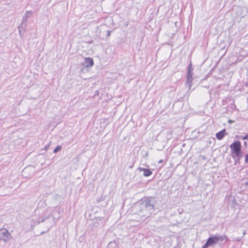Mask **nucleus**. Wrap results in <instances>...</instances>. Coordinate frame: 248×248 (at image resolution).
I'll list each match as a JSON object with an SVG mask.
<instances>
[{
  "label": "nucleus",
  "instance_id": "7",
  "mask_svg": "<svg viewBox=\"0 0 248 248\" xmlns=\"http://www.w3.org/2000/svg\"><path fill=\"white\" fill-rule=\"evenodd\" d=\"M139 170L140 171L143 172V175L145 177H148L152 174V171L148 169L139 167Z\"/></svg>",
  "mask_w": 248,
  "mask_h": 248
},
{
  "label": "nucleus",
  "instance_id": "19",
  "mask_svg": "<svg viewBox=\"0 0 248 248\" xmlns=\"http://www.w3.org/2000/svg\"><path fill=\"white\" fill-rule=\"evenodd\" d=\"M202 158L203 159H206V156H203H203H202Z\"/></svg>",
  "mask_w": 248,
  "mask_h": 248
},
{
  "label": "nucleus",
  "instance_id": "24",
  "mask_svg": "<svg viewBox=\"0 0 248 248\" xmlns=\"http://www.w3.org/2000/svg\"><path fill=\"white\" fill-rule=\"evenodd\" d=\"M244 144L246 146L247 145V142L246 141L244 142Z\"/></svg>",
  "mask_w": 248,
  "mask_h": 248
},
{
  "label": "nucleus",
  "instance_id": "18",
  "mask_svg": "<svg viewBox=\"0 0 248 248\" xmlns=\"http://www.w3.org/2000/svg\"><path fill=\"white\" fill-rule=\"evenodd\" d=\"M45 221V219H41L40 220H39V223H40V222H43L44 221Z\"/></svg>",
  "mask_w": 248,
  "mask_h": 248
},
{
  "label": "nucleus",
  "instance_id": "14",
  "mask_svg": "<svg viewBox=\"0 0 248 248\" xmlns=\"http://www.w3.org/2000/svg\"><path fill=\"white\" fill-rule=\"evenodd\" d=\"M234 159H235V164L236 163H239V160H240V159H239V158H235Z\"/></svg>",
  "mask_w": 248,
  "mask_h": 248
},
{
  "label": "nucleus",
  "instance_id": "2",
  "mask_svg": "<svg viewBox=\"0 0 248 248\" xmlns=\"http://www.w3.org/2000/svg\"><path fill=\"white\" fill-rule=\"evenodd\" d=\"M228 240V237L226 235H220L218 234L213 235L207 239L202 248H208L217 244L221 245L223 243V242H226Z\"/></svg>",
  "mask_w": 248,
  "mask_h": 248
},
{
  "label": "nucleus",
  "instance_id": "1",
  "mask_svg": "<svg viewBox=\"0 0 248 248\" xmlns=\"http://www.w3.org/2000/svg\"><path fill=\"white\" fill-rule=\"evenodd\" d=\"M155 202L152 197L142 200L136 206L137 214L140 217V221H144L154 212Z\"/></svg>",
  "mask_w": 248,
  "mask_h": 248
},
{
  "label": "nucleus",
  "instance_id": "21",
  "mask_svg": "<svg viewBox=\"0 0 248 248\" xmlns=\"http://www.w3.org/2000/svg\"><path fill=\"white\" fill-rule=\"evenodd\" d=\"M107 35H110V31H108Z\"/></svg>",
  "mask_w": 248,
  "mask_h": 248
},
{
  "label": "nucleus",
  "instance_id": "15",
  "mask_svg": "<svg viewBox=\"0 0 248 248\" xmlns=\"http://www.w3.org/2000/svg\"><path fill=\"white\" fill-rule=\"evenodd\" d=\"M112 243H110L108 245V248H115L114 247L112 246Z\"/></svg>",
  "mask_w": 248,
  "mask_h": 248
},
{
  "label": "nucleus",
  "instance_id": "16",
  "mask_svg": "<svg viewBox=\"0 0 248 248\" xmlns=\"http://www.w3.org/2000/svg\"><path fill=\"white\" fill-rule=\"evenodd\" d=\"M31 14H32V12L31 11H27L25 13V14H27L28 15V14L31 15Z\"/></svg>",
  "mask_w": 248,
  "mask_h": 248
},
{
  "label": "nucleus",
  "instance_id": "22",
  "mask_svg": "<svg viewBox=\"0 0 248 248\" xmlns=\"http://www.w3.org/2000/svg\"><path fill=\"white\" fill-rule=\"evenodd\" d=\"M148 154L147 152L146 153V154H145V156H148Z\"/></svg>",
  "mask_w": 248,
  "mask_h": 248
},
{
  "label": "nucleus",
  "instance_id": "8",
  "mask_svg": "<svg viewBox=\"0 0 248 248\" xmlns=\"http://www.w3.org/2000/svg\"><path fill=\"white\" fill-rule=\"evenodd\" d=\"M93 59L90 58H86L85 59L84 65L85 67H92L93 65Z\"/></svg>",
  "mask_w": 248,
  "mask_h": 248
},
{
  "label": "nucleus",
  "instance_id": "12",
  "mask_svg": "<svg viewBox=\"0 0 248 248\" xmlns=\"http://www.w3.org/2000/svg\"><path fill=\"white\" fill-rule=\"evenodd\" d=\"M241 139L243 140H248V134L246 135L245 136H241Z\"/></svg>",
  "mask_w": 248,
  "mask_h": 248
},
{
  "label": "nucleus",
  "instance_id": "10",
  "mask_svg": "<svg viewBox=\"0 0 248 248\" xmlns=\"http://www.w3.org/2000/svg\"><path fill=\"white\" fill-rule=\"evenodd\" d=\"M243 155V152L241 150L240 151H239L237 153L233 154L232 155V156L233 158H239L240 159L241 158H242Z\"/></svg>",
  "mask_w": 248,
  "mask_h": 248
},
{
  "label": "nucleus",
  "instance_id": "3",
  "mask_svg": "<svg viewBox=\"0 0 248 248\" xmlns=\"http://www.w3.org/2000/svg\"><path fill=\"white\" fill-rule=\"evenodd\" d=\"M192 64L190 63L188 65L187 74H186V85L188 88V90H190L191 86V83L193 80L192 78V69L191 68Z\"/></svg>",
  "mask_w": 248,
  "mask_h": 248
},
{
  "label": "nucleus",
  "instance_id": "11",
  "mask_svg": "<svg viewBox=\"0 0 248 248\" xmlns=\"http://www.w3.org/2000/svg\"><path fill=\"white\" fill-rule=\"evenodd\" d=\"M62 149V146L60 145L57 146L54 150V153H57Z\"/></svg>",
  "mask_w": 248,
  "mask_h": 248
},
{
  "label": "nucleus",
  "instance_id": "20",
  "mask_svg": "<svg viewBox=\"0 0 248 248\" xmlns=\"http://www.w3.org/2000/svg\"><path fill=\"white\" fill-rule=\"evenodd\" d=\"M240 240H241V238H237V239H236V241H240Z\"/></svg>",
  "mask_w": 248,
  "mask_h": 248
},
{
  "label": "nucleus",
  "instance_id": "17",
  "mask_svg": "<svg viewBox=\"0 0 248 248\" xmlns=\"http://www.w3.org/2000/svg\"><path fill=\"white\" fill-rule=\"evenodd\" d=\"M49 147V144H47V145H46L45 146V150L46 151L47 150V149H48Z\"/></svg>",
  "mask_w": 248,
  "mask_h": 248
},
{
  "label": "nucleus",
  "instance_id": "25",
  "mask_svg": "<svg viewBox=\"0 0 248 248\" xmlns=\"http://www.w3.org/2000/svg\"><path fill=\"white\" fill-rule=\"evenodd\" d=\"M245 231H244V232H243V235H245Z\"/></svg>",
  "mask_w": 248,
  "mask_h": 248
},
{
  "label": "nucleus",
  "instance_id": "6",
  "mask_svg": "<svg viewBox=\"0 0 248 248\" xmlns=\"http://www.w3.org/2000/svg\"><path fill=\"white\" fill-rule=\"evenodd\" d=\"M29 15L27 14H25V16L23 17L21 23L20 25L18 26V29L19 30V32L20 35H21V30H25L26 26V22L28 20Z\"/></svg>",
  "mask_w": 248,
  "mask_h": 248
},
{
  "label": "nucleus",
  "instance_id": "13",
  "mask_svg": "<svg viewBox=\"0 0 248 248\" xmlns=\"http://www.w3.org/2000/svg\"><path fill=\"white\" fill-rule=\"evenodd\" d=\"M245 163H248V154H247L245 156Z\"/></svg>",
  "mask_w": 248,
  "mask_h": 248
},
{
  "label": "nucleus",
  "instance_id": "5",
  "mask_svg": "<svg viewBox=\"0 0 248 248\" xmlns=\"http://www.w3.org/2000/svg\"><path fill=\"white\" fill-rule=\"evenodd\" d=\"M230 148L231 149L232 155L237 153L241 150V142L238 140L235 141L230 145Z\"/></svg>",
  "mask_w": 248,
  "mask_h": 248
},
{
  "label": "nucleus",
  "instance_id": "4",
  "mask_svg": "<svg viewBox=\"0 0 248 248\" xmlns=\"http://www.w3.org/2000/svg\"><path fill=\"white\" fill-rule=\"evenodd\" d=\"M12 238V236L6 229H0V239L4 242H7Z\"/></svg>",
  "mask_w": 248,
  "mask_h": 248
},
{
  "label": "nucleus",
  "instance_id": "9",
  "mask_svg": "<svg viewBox=\"0 0 248 248\" xmlns=\"http://www.w3.org/2000/svg\"><path fill=\"white\" fill-rule=\"evenodd\" d=\"M225 134H226V130L224 129H223L221 131L217 132L216 134V136L217 140H221L224 138Z\"/></svg>",
  "mask_w": 248,
  "mask_h": 248
},
{
  "label": "nucleus",
  "instance_id": "23",
  "mask_svg": "<svg viewBox=\"0 0 248 248\" xmlns=\"http://www.w3.org/2000/svg\"><path fill=\"white\" fill-rule=\"evenodd\" d=\"M44 232H41L40 234L42 235V234H44Z\"/></svg>",
  "mask_w": 248,
  "mask_h": 248
}]
</instances>
